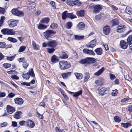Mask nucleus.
<instances>
[{"instance_id": "obj_1", "label": "nucleus", "mask_w": 132, "mask_h": 132, "mask_svg": "<svg viewBox=\"0 0 132 132\" xmlns=\"http://www.w3.org/2000/svg\"><path fill=\"white\" fill-rule=\"evenodd\" d=\"M56 32L54 31L47 30L46 31L43 32L44 36L48 40H50L51 39L52 36L53 35L55 34Z\"/></svg>"}, {"instance_id": "obj_2", "label": "nucleus", "mask_w": 132, "mask_h": 132, "mask_svg": "<svg viewBox=\"0 0 132 132\" xmlns=\"http://www.w3.org/2000/svg\"><path fill=\"white\" fill-rule=\"evenodd\" d=\"M59 64L60 65V68L61 70H65L69 68L70 67V64H68L66 61H60Z\"/></svg>"}, {"instance_id": "obj_3", "label": "nucleus", "mask_w": 132, "mask_h": 132, "mask_svg": "<svg viewBox=\"0 0 132 132\" xmlns=\"http://www.w3.org/2000/svg\"><path fill=\"white\" fill-rule=\"evenodd\" d=\"M98 92L101 96L108 95L109 93V89L105 87L102 88L98 89Z\"/></svg>"}, {"instance_id": "obj_4", "label": "nucleus", "mask_w": 132, "mask_h": 132, "mask_svg": "<svg viewBox=\"0 0 132 132\" xmlns=\"http://www.w3.org/2000/svg\"><path fill=\"white\" fill-rule=\"evenodd\" d=\"M12 13L15 15L19 16H23L24 15L23 13L19 11L18 9H13L12 10Z\"/></svg>"}, {"instance_id": "obj_5", "label": "nucleus", "mask_w": 132, "mask_h": 132, "mask_svg": "<svg viewBox=\"0 0 132 132\" xmlns=\"http://www.w3.org/2000/svg\"><path fill=\"white\" fill-rule=\"evenodd\" d=\"M126 29V26L124 25L121 24L118 26L117 27V30L119 33H122L125 31Z\"/></svg>"}, {"instance_id": "obj_6", "label": "nucleus", "mask_w": 132, "mask_h": 132, "mask_svg": "<svg viewBox=\"0 0 132 132\" xmlns=\"http://www.w3.org/2000/svg\"><path fill=\"white\" fill-rule=\"evenodd\" d=\"M47 46L52 48H55L57 45V42L55 40H51L47 43Z\"/></svg>"}, {"instance_id": "obj_7", "label": "nucleus", "mask_w": 132, "mask_h": 132, "mask_svg": "<svg viewBox=\"0 0 132 132\" xmlns=\"http://www.w3.org/2000/svg\"><path fill=\"white\" fill-rule=\"evenodd\" d=\"M18 22L17 20H10L8 22V23L9 26L10 27H14L17 25V24Z\"/></svg>"}, {"instance_id": "obj_8", "label": "nucleus", "mask_w": 132, "mask_h": 132, "mask_svg": "<svg viewBox=\"0 0 132 132\" xmlns=\"http://www.w3.org/2000/svg\"><path fill=\"white\" fill-rule=\"evenodd\" d=\"M83 52L88 55L94 56L95 54L94 51L92 50H90L87 48H84L83 50Z\"/></svg>"}, {"instance_id": "obj_9", "label": "nucleus", "mask_w": 132, "mask_h": 132, "mask_svg": "<svg viewBox=\"0 0 132 132\" xmlns=\"http://www.w3.org/2000/svg\"><path fill=\"white\" fill-rule=\"evenodd\" d=\"M102 6L99 5H94L93 12L95 13H99L102 9Z\"/></svg>"}, {"instance_id": "obj_10", "label": "nucleus", "mask_w": 132, "mask_h": 132, "mask_svg": "<svg viewBox=\"0 0 132 132\" xmlns=\"http://www.w3.org/2000/svg\"><path fill=\"white\" fill-rule=\"evenodd\" d=\"M15 104L17 105H22L24 102L23 99L21 98L17 97L14 99Z\"/></svg>"}, {"instance_id": "obj_11", "label": "nucleus", "mask_w": 132, "mask_h": 132, "mask_svg": "<svg viewBox=\"0 0 132 132\" xmlns=\"http://www.w3.org/2000/svg\"><path fill=\"white\" fill-rule=\"evenodd\" d=\"M6 110L7 112L10 114H11L15 111V110L14 108L10 105H8L7 106Z\"/></svg>"}, {"instance_id": "obj_12", "label": "nucleus", "mask_w": 132, "mask_h": 132, "mask_svg": "<svg viewBox=\"0 0 132 132\" xmlns=\"http://www.w3.org/2000/svg\"><path fill=\"white\" fill-rule=\"evenodd\" d=\"M96 40L94 39L89 42L86 45L87 47L93 48L96 45Z\"/></svg>"}, {"instance_id": "obj_13", "label": "nucleus", "mask_w": 132, "mask_h": 132, "mask_svg": "<svg viewBox=\"0 0 132 132\" xmlns=\"http://www.w3.org/2000/svg\"><path fill=\"white\" fill-rule=\"evenodd\" d=\"M110 28L109 26H106L103 28V33L105 35H107L110 32Z\"/></svg>"}, {"instance_id": "obj_14", "label": "nucleus", "mask_w": 132, "mask_h": 132, "mask_svg": "<svg viewBox=\"0 0 132 132\" xmlns=\"http://www.w3.org/2000/svg\"><path fill=\"white\" fill-rule=\"evenodd\" d=\"M120 45L121 48L123 49H126L128 47V43L123 40L120 41Z\"/></svg>"}, {"instance_id": "obj_15", "label": "nucleus", "mask_w": 132, "mask_h": 132, "mask_svg": "<svg viewBox=\"0 0 132 132\" xmlns=\"http://www.w3.org/2000/svg\"><path fill=\"white\" fill-rule=\"evenodd\" d=\"M67 91L69 93L71 94H74L73 95V96L74 97H76L78 96L81 95L82 93V92L81 90H80L75 93L72 92L68 90H67Z\"/></svg>"}, {"instance_id": "obj_16", "label": "nucleus", "mask_w": 132, "mask_h": 132, "mask_svg": "<svg viewBox=\"0 0 132 132\" xmlns=\"http://www.w3.org/2000/svg\"><path fill=\"white\" fill-rule=\"evenodd\" d=\"M51 61L53 63H55L59 61V57L55 55H53L52 57Z\"/></svg>"}, {"instance_id": "obj_17", "label": "nucleus", "mask_w": 132, "mask_h": 132, "mask_svg": "<svg viewBox=\"0 0 132 132\" xmlns=\"http://www.w3.org/2000/svg\"><path fill=\"white\" fill-rule=\"evenodd\" d=\"M104 80L102 78L99 79L98 80H96L95 83L97 86H98L103 85L104 83Z\"/></svg>"}, {"instance_id": "obj_18", "label": "nucleus", "mask_w": 132, "mask_h": 132, "mask_svg": "<svg viewBox=\"0 0 132 132\" xmlns=\"http://www.w3.org/2000/svg\"><path fill=\"white\" fill-rule=\"evenodd\" d=\"M22 114V113L21 111H18L16 112L14 115L13 117L16 119H18L21 118Z\"/></svg>"}, {"instance_id": "obj_19", "label": "nucleus", "mask_w": 132, "mask_h": 132, "mask_svg": "<svg viewBox=\"0 0 132 132\" xmlns=\"http://www.w3.org/2000/svg\"><path fill=\"white\" fill-rule=\"evenodd\" d=\"M26 124L28 127L31 128H33L35 126V123L32 121L31 120L27 121Z\"/></svg>"}, {"instance_id": "obj_20", "label": "nucleus", "mask_w": 132, "mask_h": 132, "mask_svg": "<svg viewBox=\"0 0 132 132\" xmlns=\"http://www.w3.org/2000/svg\"><path fill=\"white\" fill-rule=\"evenodd\" d=\"M77 26L78 29L80 30H82L84 29L85 25L83 22H80L78 24Z\"/></svg>"}, {"instance_id": "obj_21", "label": "nucleus", "mask_w": 132, "mask_h": 132, "mask_svg": "<svg viewBox=\"0 0 132 132\" xmlns=\"http://www.w3.org/2000/svg\"><path fill=\"white\" fill-rule=\"evenodd\" d=\"M59 57L61 59H65L68 58V56L65 52H62L60 54Z\"/></svg>"}, {"instance_id": "obj_22", "label": "nucleus", "mask_w": 132, "mask_h": 132, "mask_svg": "<svg viewBox=\"0 0 132 132\" xmlns=\"http://www.w3.org/2000/svg\"><path fill=\"white\" fill-rule=\"evenodd\" d=\"M104 70V68L103 67H102L101 69L99 70L97 72L94 73L95 75L96 76H99L101 75Z\"/></svg>"}, {"instance_id": "obj_23", "label": "nucleus", "mask_w": 132, "mask_h": 132, "mask_svg": "<svg viewBox=\"0 0 132 132\" xmlns=\"http://www.w3.org/2000/svg\"><path fill=\"white\" fill-rule=\"evenodd\" d=\"M102 49L101 48H98L94 50L96 53L98 55H101L102 53Z\"/></svg>"}, {"instance_id": "obj_24", "label": "nucleus", "mask_w": 132, "mask_h": 132, "mask_svg": "<svg viewBox=\"0 0 132 132\" xmlns=\"http://www.w3.org/2000/svg\"><path fill=\"white\" fill-rule=\"evenodd\" d=\"M87 63H92L95 62L96 60L94 58L87 57Z\"/></svg>"}, {"instance_id": "obj_25", "label": "nucleus", "mask_w": 132, "mask_h": 132, "mask_svg": "<svg viewBox=\"0 0 132 132\" xmlns=\"http://www.w3.org/2000/svg\"><path fill=\"white\" fill-rule=\"evenodd\" d=\"M112 27L114 26L119 24L118 21L117 19H116L112 20L111 21Z\"/></svg>"}, {"instance_id": "obj_26", "label": "nucleus", "mask_w": 132, "mask_h": 132, "mask_svg": "<svg viewBox=\"0 0 132 132\" xmlns=\"http://www.w3.org/2000/svg\"><path fill=\"white\" fill-rule=\"evenodd\" d=\"M74 75L76 76V78L77 79L80 80L83 77V75L81 73H75Z\"/></svg>"}, {"instance_id": "obj_27", "label": "nucleus", "mask_w": 132, "mask_h": 132, "mask_svg": "<svg viewBox=\"0 0 132 132\" xmlns=\"http://www.w3.org/2000/svg\"><path fill=\"white\" fill-rule=\"evenodd\" d=\"M50 21V19L48 17H46L43 19L40 22L42 23H47Z\"/></svg>"}, {"instance_id": "obj_28", "label": "nucleus", "mask_w": 132, "mask_h": 132, "mask_svg": "<svg viewBox=\"0 0 132 132\" xmlns=\"http://www.w3.org/2000/svg\"><path fill=\"white\" fill-rule=\"evenodd\" d=\"M127 40V43L129 45L132 44V35H130L128 37Z\"/></svg>"}, {"instance_id": "obj_29", "label": "nucleus", "mask_w": 132, "mask_h": 132, "mask_svg": "<svg viewBox=\"0 0 132 132\" xmlns=\"http://www.w3.org/2000/svg\"><path fill=\"white\" fill-rule=\"evenodd\" d=\"M125 12L128 14H131L132 12V9L130 7H127L125 10Z\"/></svg>"}, {"instance_id": "obj_30", "label": "nucleus", "mask_w": 132, "mask_h": 132, "mask_svg": "<svg viewBox=\"0 0 132 132\" xmlns=\"http://www.w3.org/2000/svg\"><path fill=\"white\" fill-rule=\"evenodd\" d=\"M68 11H65L63 12L62 14V19L64 20H65L67 18V15L68 13Z\"/></svg>"}, {"instance_id": "obj_31", "label": "nucleus", "mask_w": 132, "mask_h": 132, "mask_svg": "<svg viewBox=\"0 0 132 132\" xmlns=\"http://www.w3.org/2000/svg\"><path fill=\"white\" fill-rule=\"evenodd\" d=\"M47 26L44 24H42L41 23L39 24L38 26V29L41 30H43L46 29Z\"/></svg>"}, {"instance_id": "obj_32", "label": "nucleus", "mask_w": 132, "mask_h": 132, "mask_svg": "<svg viewBox=\"0 0 132 132\" xmlns=\"http://www.w3.org/2000/svg\"><path fill=\"white\" fill-rule=\"evenodd\" d=\"M84 12L83 10H81L77 12V14L78 16L80 17H83L84 15Z\"/></svg>"}, {"instance_id": "obj_33", "label": "nucleus", "mask_w": 132, "mask_h": 132, "mask_svg": "<svg viewBox=\"0 0 132 132\" xmlns=\"http://www.w3.org/2000/svg\"><path fill=\"white\" fill-rule=\"evenodd\" d=\"M74 36L75 39L78 40L83 39L84 37V36L83 35L79 36L75 35Z\"/></svg>"}, {"instance_id": "obj_34", "label": "nucleus", "mask_w": 132, "mask_h": 132, "mask_svg": "<svg viewBox=\"0 0 132 132\" xmlns=\"http://www.w3.org/2000/svg\"><path fill=\"white\" fill-rule=\"evenodd\" d=\"M71 73L70 72H68L66 73H63L61 74L63 78V79L67 78L68 75H71Z\"/></svg>"}, {"instance_id": "obj_35", "label": "nucleus", "mask_w": 132, "mask_h": 132, "mask_svg": "<svg viewBox=\"0 0 132 132\" xmlns=\"http://www.w3.org/2000/svg\"><path fill=\"white\" fill-rule=\"evenodd\" d=\"M90 76L88 72H86L85 74V76L84 79V82L87 81L88 79L90 78Z\"/></svg>"}, {"instance_id": "obj_36", "label": "nucleus", "mask_w": 132, "mask_h": 132, "mask_svg": "<svg viewBox=\"0 0 132 132\" xmlns=\"http://www.w3.org/2000/svg\"><path fill=\"white\" fill-rule=\"evenodd\" d=\"M72 25V23L71 22H68L66 23L65 27L67 29H70L71 28Z\"/></svg>"}, {"instance_id": "obj_37", "label": "nucleus", "mask_w": 132, "mask_h": 132, "mask_svg": "<svg viewBox=\"0 0 132 132\" xmlns=\"http://www.w3.org/2000/svg\"><path fill=\"white\" fill-rule=\"evenodd\" d=\"M121 124V126L125 128H127L128 127L131 125L130 123L128 122L122 123Z\"/></svg>"}, {"instance_id": "obj_38", "label": "nucleus", "mask_w": 132, "mask_h": 132, "mask_svg": "<svg viewBox=\"0 0 132 132\" xmlns=\"http://www.w3.org/2000/svg\"><path fill=\"white\" fill-rule=\"evenodd\" d=\"M7 40L13 43H16L17 41V40L13 38L9 37L7 39Z\"/></svg>"}, {"instance_id": "obj_39", "label": "nucleus", "mask_w": 132, "mask_h": 132, "mask_svg": "<svg viewBox=\"0 0 132 132\" xmlns=\"http://www.w3.org/2000/svg\"><path fill=\"white\" fill-rule=\"evenodd\" d=\"M22 77L24 79H28L30 77V74L28 73H25V74L23 73Z\"/></svg>"}, {"instance_id": "obj_40", "label": "nucleus", "mask_w": 132, "mask_h": 132, "mask_svg": "<svg viewBox=\"0 0 132 132\" xmlns=\"http://www.w3.org/2000/svg\"><path fill=\"white\" fill-rule=\"evenodd\" d=\"M76 17L75 15H74L71 13H68L67 15V18H70L71 19H73L76 18Z\"/></svg>"}, {"instance_id": "obj_41", "label": "nucleus", "mask_w": 132, "mask_h": 132, "mask_svg": "<svg viewBox=\"0 0 132 132\" xmlns=\"http://www.w3.org/2000/svg\"><path fill=\"white\" fill-rule=\"evenodd\" d=\"M114 119L116 122L119 123L121 121V119L118 116H116L114 117Z\"/></svg>"}, {"instance_id": "obj_42", "label": "nucleus", "mask_w": 132, "mask_h": 132, "mask_svg": "<svg viewBox=\"0 0 132 132\" xmlns=\"http://www.w3.org/2000/svg\"><path fill=\"white\" fill-rule=\"evenodd\" d=\"M118 92L117 89H115L112 90L111 94L112 96H116L117 95Z\"/></svg>"}, {"instance_id": "obj_43", "label": "nucleus", "mask_w": 132, "mask_h": 132, "mask_svg": "<svg viewBox=\"0 0 132 132\" xmlns=\"http://www.w3.org/2000/svg\"><path fill=\"white\" fill-rule=\"evenodd\" d=\"M15 34V32L12 29H8V35H14Z\"/></svg>"}, {"instance_id": "obj_44", "label": "nucleus", "mask_w": 132, "mask_h": 132, "mask_svg": "<svg viewBox=\"0 0 132 132\" xmlns=\"http://www.w3.org/2000/svg\"><path fill=\"white\" fill-rule=\"evenodd\" d=\"M8 28L4 29L1 30V32L3 35H8Z\"/></svg>"}, {"instance_id": "obj_45", "label": "nucleus", "mask_w": 132, "mask_h": 132, "mask_svg": "<svg viewBox=\"0 0 132 132\" xmlns=\"http://www.w3.org/2000/svg\"><path fill=\"white\" fill-rule=\"evenodd\" d=\"M73 6L74 5H79L81 4V3L79 0H77L73 1Z\"/></svg>"}, {"instance_id": "obj_46", "label": "nucleus", "mask_w": 132, "mask_h": 132, "mask_svg": "<svg viewBox=\"0 0 132 132\" xmlns=\"http://www.w3.org/2000/svg\"><path fill=\"white\" fill-rule=\"evenodd\" d=\"M55 50V49H54V48H47V51L49 53H53Z\"/></svg>"}, {"instance_id": "obj_47", "label": "nucleus", "mask_w": 132, "mask_h": 132, "mask_svg": "<svg viewBox=\"0 0 132 132\" xmlns=\"http://www.w3.org/2000/svg\"><path fill=\"white\" fill-rule=\"evenodd\" d=\"M26 48L25 46H22L20 47L18 51L19 52H21L24 51Z\"/></svg>"}, {"instance_id": "obj_48", "label": "nucleus", "mask_w": 132, "mask_h": 132, "mask_svg": "<svg viewBox=\"0 0 132 132\" xmlns=\"http://www.w3.org/2000/svg\"><path fill=\"white\" fill-rule=\"evenodd\" d=\"M8 125V123L6 122H4L0 123V127H5Z\"/></svg>"}, {"instance_id": "obj_49", "label": "nucleus", "mask_w": 132, "mask_h": 132, "mask_svg": "<svg viewBox=\"0 0 132 132\" xmlns=\"http://www.w3.org/2000/svg\"><path fill=\"white\" fill-rule=\"evenodd\" d=\"M5 19V17L3 16H2L1 17L0 20V26H1L3 24L4 22V19Z\"/></svg>"}, {"instance_id": "obj_50", "label": "nucleus", "mask_w": 132, "mask_h": 132, "mask_svg": "<svg viewBox=\"0 0 132 132\" xmlns=\"http://www.w3.org/2000/svg\"><path fill=\"white\" fill-rule=\"evenodd\" d=\"M29 74H30V76H31V77H34L35 76V74L34 73L33 69H31L29 70Z\"/></svg>"}, {"instance_id": "obj_51", "label": "nucleus", "mask_w": 132, "mask_h": 132, "mask_svg": "<svg viewBox=\"0 0 132 132\" xmlns=\"http://www.w3.org/2000/svg\"><path fill=\"white\" fill-rule=\"evenodd\" d=\"M67 5L71 6H73V1L72 0H67Z\"/></svg>"}, {"instance_id": "obj_52", "label": "nucleus", "mask_w": 132, "mask_h": 132, "mask_svg": "<svg viewBox=\"0 0 132 132\" xmlns=\"http://www.w3.org/2000/svg\"><path fill=\"white\" fill-rule=\"evenodd\" d=\"M6 47V45L4 42H0V48H4Z\"/></svg>"}, {"instance_id": "obj_53", "label": "nucleus", "mask_w": 132, "mask_h": 132, "mask_svg": "<svg viewBox=\"0 0 132 132\" xmlns=\"http://www.w3.org/2000/svg\"><path fill=\"white\" fill-rule=\"evenodd\" d=\"M32 45L33 47L35 49L37 50L38 49V45H37V44H36L35 42L34 41H32Z\"/></svg>"}, {"instance_id": "obj_54", "label": "nucleus", "mask_w": 132, "mask_h": 132, "mask_svg": "<svg viewBox=\"0 0 132 132\" xmlns=\"http://www.w3.org/2000/svg\"><path fill=\"white\" fill-rule=\"evenodd\" d=\"M58 25L56 23H53L51 24L50 27L52 29H54L57 27Z\"/></svg>"}, {"instance_id": "obj_55", "label": "nucleus", "mask_w": 132, "mask_h": 132, "mask_svg": "<svg viewBox=\"0 0 132 132\" xmlns=\"http://www.w3.org/2000/svg\"><path fill=\"white\" fill-rule=\"evenodd\" d=\"M11 64L10 63H4L3 64V67L6 69L8 68L11 66Z\"/></svg>"}, {"instance_id": "obj_56", "label": "nucleus", "mask_w": 132, "mask_h": 132, "mask_svg": "<svg viewBox=\"0 0 132 132\" xmlns=\"http://www.w3.org/2000/svg\"><path fill=\"white\" fill-rule=\"evenodd\" d=\"M18 60L20 62H23V63L25 62H27V61L25 60L24 57L20 58Z\"/></svg>"}, {"instance_id": "obj_57", "label": "nucleus", "mask_w": 132, "mask_h": 132, "mask_svg": "<svg viewBox=\"0 0 132 132\" xmlns=\"http://www.w3.org/2000/svg\"><path fill=\"white\" fill-rule=\"evenodd\" d=\"M7 73L9 74H17V72L15 70H11L8 71Z\"/></svg>"}, {"instance_id": "obj_58", "label": "nucleus", "mask_w": 132, "mask_h": 132, "mask_svg": "<svg viewBox=\"0 0 132 132\" xmlns=\"http://www.w3.org/2000/svg\"><path fill=\"white\" fill-rule=\"evenodd\" d=\"M103 15V13H101L100 14L98 15H96L95 17L96 19L98 20L100 19L102 16Z\"/></svg>"}, {"instance_id": "obj_59", "label": "nucleus", "mask_w": 132, "mask_h": 132, "mask_svg": "<svg viewBox=\"0 0 132 132\" xmlns=\"http://www.w3.org/2000/svg\"><path fill=\"white\" fill-rule=\"evenodd\" d=\"M87 58H86L85 59H83L81 60L79 62L82 64H85V63H87Z\"/></svg>"}, {"instance_id": "obj_60", "label": "nucleus", "mask_w": 132, "mask_h": 132, "mask_svg": "<svg viewBox=\"0 0 132 132\" xmlns=\"http://www.w3.org/2000/svg\"><path fill=\"white\" fill-rule=\"evenodd\" d=\"M109 76L110 79L112 80H114L116 78L115 76L111 73H110L109 74Z\"/></svg>"}, {"instance_id": "obj_61", "label": "nucleus", "mask_w": 132, "mask_h": 132, "mask_svg": "<svg viewBox=\"0 0 132 132\" xmlns=\"http://www.w3.org/2000/svg\"><path fill=\"white\" fill-rule=\"evenodd\" d=\"M29 65V64L26 62H25L22 64L23 67L25 69H26Z\"/></svg>"}, {"instance_id": "obj_62", "label": "nucleus", "mask_w": 132, "mask_h": 132, "mask_svg": "<svg viewBox=\"0 0 132 132\" xmlns=\"http://www.w3.org/2000/svg\"><path fill=\"white\" fill-rule=\"evenodd\" d=\"M30 7H31L32 9L34 8L36 5V4L34 2H31L30 3Z\"/></svg>"}, {"instance_id": "obj_63", "label": "nucleus", "mask_w": 132, "mask_h": 132, "mask_svg": "<svg viewBox=\"0 0 132 132\" xmlns=\"http://www.w3.org/2000/svg\"><path fill=\"white\" fill-rule=\"evenodd\" d=\"M11 77L12 79L18 80L19 79V78L15 75H13L11 76Z\"/></svg>"}, {"instance_id": "obj_64", "label": "nucleus", "mask_w": 132, "mask_h": 132, "mask_svg": "<svg viewBox=\"0 0 132 132\" xmlns=\"http://www.w3.org/2000/svg\"><path fill=\"white\" fill-rule=\"evenodd\" d=\"M14 56H12L11 57L7 56L6 59L10 61H12L14 59Z\"/></svg>"}]
</instances>
